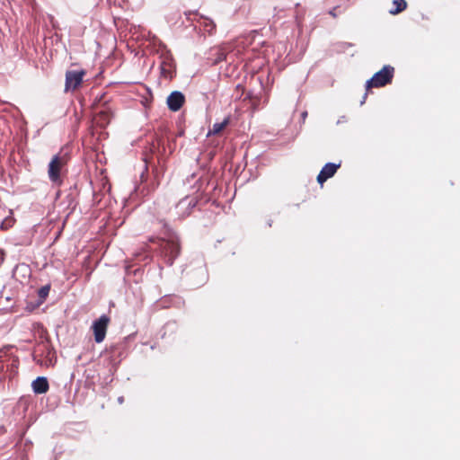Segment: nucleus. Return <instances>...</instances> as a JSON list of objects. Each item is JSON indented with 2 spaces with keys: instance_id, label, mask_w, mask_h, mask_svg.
I'll list each match as a JSON object with an SVG mask.
<instances>
[{
  "instance_id": "nucleus-17",
  "label": "nucleus",
  "mask_w": 460,
  "mask_h": 460,
  "mask_svg": "<svg viewBox=\"0 0 460 460\" xmlns=\"http://www.w3.org/2000/svg\"><path fill=\"white\" fill-rule=\"evenodd\" d=\"M336 8H334L333 10L330 11V14L333 17H336V13H334Z\"/></svg>"
},
{
  "instance_id": "nucleus-1",
  "label": "nucleus",
  "mask_w": 460,
  "mask_h": 460,
  "mask_svg": "<svg viewBox=\"0 0 460 460\" xmlns=\"http://www.w3.org/2000/svg\"><path fill=\"white\" fill-rule=\"evenodd\" d=\"M151 243H157L161 256L166 264L172 265L174 260L181 252V245L178 235L171 229H166L163 237H152Z\"/></svg>"
},
{
  "instance_id": "nucleus-10",
  "label": "nucleus",
  "mask_w": 460,
  "mask_h": 460,
  "mask_svg": "<svg viewBox=\"0 0 460 460\" xmlns=\"http://www.w3.org/2000/svg\"><path fill=\"white\" fill-rule=\"evenodd\" d=\"M166 102L169 110L178 111L185 102V96L181 92L174 91L167 97Z\"/></svg>"
},
{
  "instance_id": "nucleus-12",
  "label": "nucleus",
  "mask_w": 460,
  "mask_h": 460,
  "mask_svg": "<svg viewBox=\"0 0 460 460\" xmlns=\"http://www.w3.org/2000/svg\"><path fill=\"white\" fill-rule=\"evenodd\" d=\"M230 117H226L224 119L222 122H217L213 125L212 128L209 129L208 136L211 135H219L229 124H230Z\"/></svg>"
},
{
  "instance_id": "nucleus-8",
  "label": "nucleus",
  "mask_w": 460,
  "mask_h": 460,
  "mask_svg": "<svg viewBox=\"0 0 460 460\" xmlns=\"http://www.w3.org/2000/svg\"><path fill=\"white\" fill-rule=\"evenodd\" d=\"M340 167L341 164H326L317 175L318 183L323 185L329 178H332L336 173Z\"/></svg>"
},
{
  "instance_id": "nucleus-9",
  "label": "nucleus",
  "mask_w": 460,
  "mask_h": 460,
  "mask_svg": "<svg viewBox=\"0 0 460 460\" xmlns=\"http://www.w3.org/2000/svg\"><path fill=\"white\" fill-rule=\"evenodd\" d=\"M161 75L167 80L172 79L175 75V64L171 56H165L161 63Z\"/></svg>"
},
{
  "instance_id": "nucleus-3",
  "label": "nucleus",
  "mask_w": 460,
  "mask_h": 460,
  "mask_svg": "<svg viewBox=\"0 0 460 460\" xmlns=\"http://www.w3.org/2000/svg\"><path fill=\"white\" fill-rule=\"evenodd\" d=\"M68 160V155L61 153L55 155L50 160L48 166V175L53 184L58 186L62 184V171L66 165Z\"/></svg>"
},
{
  "instance_id": "nucleus-5",
  "label": "nucleus",
  "mask_w": 460,
  "mask_h": 460,
  "mask_svg": "<svg viewBox=\"0 0 460 460\" xmlns=\"http://www.w3.org/2000/svg\"><path fill=\"white\" fill-rule=\"evenodd\" d=\"M86 71L81 70H67L66 72L65 93L75 92L81 86Z\"/></svg>"
},
{
  "instance_id": "nucleus-14",
  "label": "nucleus",
  "mask_w": 460,
  "mask_h": 460,
  "mask_svg": "<svg viewBox=\"0 0 460 460\" xmlns=\"http://www.w3.org/2000/svg\"><path fill=\"white\" fill-rule=\"evenodd\" d=\"M49 290H50L49 285L43 286L39 289L38 296H39L40 303H43L46 300V298L49 296Z\"/></svg>"
},
{
  "instance_id": "nucleus-2",
  "label": "nucleus",
  "mask_w": 460,
  "mask_h": 460,
  "mask_svg": "<svg viewBox=\"0 0 460 460\" xmlns=\"http://www.w3.org/2000/svg\"><path fill=\"white\" fill-rule=\"evenodd\" d=\"M93 108L96 111L93 123L96 127L105 128L114 115L112 104L105 100V94H103L93 102Z\"/></svg>"
},
{
  "instance_id": "nucleus-15",
  "label": "nucleus",
  "mask_w": 460,
  "mask_h": 460,
  "mask_svg": "<svg viewBox=\"0 0 460 460\" xmlns=\"http://www.w3.org/2000/svg\"><path fill=\"white\" fill-rule=\"evenodd\" d=\"M202 24L204 26V30L209 34H212L216 30V24L209 19H204Z\"/></svg>"
},
{
  "instance_id": "nucleus-7",
  "label": "nucleus",
  "mask_w": 460,
  "mask_h": 460,
  "mask_svg": "<svg viewBox=\"0 0 460 460\" xmlns=\"http://www.w3.org/2000/svg\"><path fill=\"white\" fill-rule=\"evenodd\" d=\"M198 197H185L181 199L176 205L179 218L184 219L189 217L192 213L193 208L198 205Z\"/></svg>"
},
{
  "instance_id": "nucleus-18",
  "label": "nucleus",
  "mask_w": 460,
  "mask_h": 460,
  "mask_svg": "<svg viewBox=\"0 0 460 460\" xmlns=\"http://www.w3.org/2000/svg\"><path fill=\"white\" fill-rule=\"evenodd\" d=\"M118 401H119V403H122L123 401H124V398L122 396L119 397Z\"/></svg>"
},
{
  "instance_id": "nucleus-11",
  "label": "nucleus",
  "mask_w": 460,
  "mask_h": 460,
  "mask_svg": "<svg viewBox=\"0 0 460 460\" xmlns=\"http://www.w3.org/2000/svg\"><path fill=\"white\" fill-rule=\"evenodd\" d=\"M31 387L37 394H46L49 389V381L44 376H39L32 382Z\"/></svg>"
},
{
  "instance_id": "nucleus-16",
  "label": "nucleus",
  "mask_w": 460,
  "mask_h": 460,
  "mask_svg": "<svg viewBox=\"0 0 460 460\" xmlns=\"http://www.w3.org/2000/svg\"><path fill=\"white\" fill-rule=\"evenodd\" d=\"M226 52L223 49H219L217 50V57L213 61V64L216 65L221 61L226 60Z\"/></svg>"
},
{
  "instance_id": "nucleus-6",
  "label": "nucleus",
  "mask_w": 460,
  "mask_h": 460,
  "mask_svg": "<svg viewBox=\"0 0 460 460\" xmlns=\"http://www.w3.org/2000/svg\"><path fill=\"white\" fill-rule=\"evenodd\" d=\"M110 323L111 318L106 314H102L93 323L92 329L95 342L101 343L104 341Z\"/></svg>"
},
{
  "instance_id": "nucleus-13",
  "label": "nucleus",
  "mask_w": 460,
  "mask_h": 460,
  "mask_svg": "<svg viewBox=\"0 0 460 460\" xmlns=\"http://www.w3.org/2000/svg\"><path fill=\"white\" fill-rule=\"evenodd\" d=\"M393 4L395 8L390 11L392 14H397L405 10L407 7V3L405 0H394Z\"/></svg>"
},
{
  "instance_id": "nucleus-4",
  "label": "nucleus",
  "mask_w": 460,
  "mask_h": 460,
  "mask_svg": "<svg viewBox=\"0 0 460 460\" xmlns=\"http://www.w3.org/2000/svg\"><path fill=\"white\" fill-rule=\"evenodd\" d=\"M394 75V67L385 65L381 70L374 74V75L367 81L366 89L368 92L371 88L384 87L392 83Z\"/></svg>"
}]
</instances>
